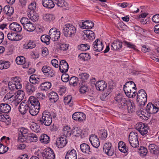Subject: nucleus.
<instances>
[{
  "label": "nucleus",
  "mask_w": 159,
  "mask_h": 159,
  "mask_svg": "<svg viewBox=\"0 0 159 159\" xmlns=\"http://www.w3.org/2000/svg\"><path fill=\"white\" fill-rule=\"evenodd\" d=\"M147 95L143 89L139 91L137 95V102L138 104L141 109L145 105L147 101Z\"/></svg>",
  "instance_id": "nucleus-1"
},
{
  "label": "nucleus",
  "mask_w": 159,
  "mask_h": 159,
  "mask_svg": "<svg viewBox=\"0 0 159 159\" xmlns=\"http://www.w3.org/2000/svg\"><path fill=\"white\" fill-rule=\"evenodd\" d=\"M39 121L42 125H44L46 126L50 125L52 121V117L50 113L47 111H43Z\"/></svg>",
  "instance_id": "nucleus-2"
},
{
  "label": "nucleus",
  "mask_w": 159,
  "mask_h": 159,
  "mask_svg": "<svg viewBox=\"0 0 159 159\" xmlns=\"http://www.w3.org/2000/svg\"><path fill=\"white\" fill-rule=\"evenodd\" d=\"M63 30L64 35L66 37H71L75 36L76 29L75 26L72 24H67Z\"/></svg>",
  "instance_id": "nucleus-3"
},
{
  "label": "nucleus",
  "mask_w": 159,
  "mask_h": 159,
  "mask_svg": "<svg viewBox=\"0 0 159 159\" xmlns=\"http://www.w3.org/2000/svg\"><path fill=\"white\" fill-rule=\"evenodd\" d=\"M128 101L121 94L119 93L114 98V102L116 104L120 109L124 110Z\"/></svg>",
  "instance_id": "nucleus-4"
},
{
  "label": "nucleus",
  "mask_w": 159,
  "mask_h": 159,
  "mask_svg": "<svg viewBox=\"0 0 159 159\" xmlns=\"http://www.w3.org/2000/svg\"><path fill=\"white\" fill-rule=\"evenodd\" d=\"M20 22L23 25L24 28L27 31L33 32L35 30V25L31 22L27 18H22L20 20Z\"/></svg>",
  "instance_id": "nucleus-5"
},
{
  "label": "nucleus",
  "mask_w": 159,
  "mask_h": 159,
  "mask_svg": "<svg viewBox=\"0 0 159 159\" xmlns=\"http://www.w3.org/2000/svg\"><path fill=\"white\" fill-rule=\"evenodd\" d=\"M138 136L137 133L134 131L131 132L129 136V142L133 148H137L139 146Z\"/></svg>",
  "instance_id": "nucleus-6"
},
{
  "label": "nucleus",
  "mask_w": 159,
  "mask_h": 159,
  "mask_svg": "<svg viewBox=\"0 0 159 159\" xmlns=\"http://www.w3.org/2000/svg\"><path fill=\"white\" fill-rule=\"evenodd\" d=\"M135 128L143 135L146 134L150 131L148 126L142 122L138 123Z\"/></svg>",
  "instance_id": "nucleus-7"
},
{
  "label": "nucleus",
  "mask_w": 159,
  "mask_h": 159,
  "mask_svg": "<svg viewBox=\"0 0 159 159\" xmlns=\"http://www.w3.org/2000/svg\"><path fill=\"white\" fill-rule=\"evenodd\" d=\"M49 37L54 41H57L60 38V32L56 28H52L49 30Z\"/></svg>",
  "instance_id": "nucleus-8"
},
{
  "label": "nucleus",
  "mask_w": 159,
  "mask_h": 159,
  "mask_svg": "<svg viewBox=\"0 0 159 159\" xmlns=\"http://www.w3.org/2000/svg\"><path fill=\"white\" fill-rule=\"evenodd\" d=\"M42 156L43 159H54L55 157L53 151L49 148L45 149L42 153Z\"/></svg>",
  "instance_id": "nucleus-9"
},
{
  "label": "nucleus",
  "mask_w": 159,
  "mask_h": 159,
  "mask_svg": "<svg viewBox=\"0 0 159 159\" xmlns=\"http://www.w3.org/2000/svg\"><path fill=\"white\" fill-rule=\"evenodd\" d=\"M103 150L105 153L108 156H112L114 153L113 148L112 144L110 142L105 143L103 146Z\"/></svg>",
  "instance_id": "nucleus-10"
},
{
  "label": "nucleus",
  "mask_w": 159,
  "mask_h": 159,
  "mask_svg": "<svg viewBox=\"0 0 159 159\" xmlns=\"http://www.w3.org/2000/svg\"><path fill=\"white\" fill-rule=\"evenodd\" d=\"M28 130L25 128H22L20 130V134H19L18 139L19 143L25 142L29 133H28Z\"/></svg>",
  "instance_id": "nucleus-11"
},
{
  "label": "nucleus",
  "mask_w": 159,
  "mask_h": 159,
  "mask_svg": "<svg viewBox=\"0 0 159 159\" xmlns=\"http://www.w3.org/2000/svg\"><path fill=\"white\" fill-rule=\"evenodd\" d=\"M42 71L46 76L50 78L55 75V71L50 67L47 66H44L42 69Z\"/></svg>",
  "instance_id": "nucleus-12"
},
{
  "label": "nucleus",
  "mask_w": 159,
  "mask_h": 159,
  "mask_svg": "<svg viewBox=\"0 0 159 159\" xmlns=\"http://www.w3.org/2000/svg\"><path fill=\"white\" fill-rule=\"evenodd\" d=\"M83 21L79 23L80 27L83 29H91L94 25V23L91 20H82Z\"/></svg>",
  "instance_id": "nucleus-13"
},
{
  "label": "nucleus",
  "mask_w": 159,
  "mask_h": 159,
  "mask_svg": "<svg viewBox=\"0 0 159 159\" xmlns=\"http://www.w3.org/2000/svg\"><path fill=\"white\" fill-rule=\"evenodd\" d=\"M67 143V139L66 136H61L57 139L56 144L58 148H62L66 145Z\"/></svg>",
  "instance_id": "nucleus-14"
},
{
  "label": "nucleus",
  "mask_w": 159,
  "mask_h": 159,
  "mask_svg": "<svg viewBox=\"0 0 159 159\" xmlns=\"http://www.w3.org/2000/svg\"><path fill=\"white\" fill-rule=\"evenodd\" d=\"M93 49L96 52H100L103 48V45L102 41L97 39L93 44Z\"/></svg>",
  "instance_id": "nucleus-15"
},
{
  "label": "nucleus",
  "mask_w": 159,
  "mask_h": 159,
  "mask_svg": "<svg viewBox=\"0 0 159 159\" xmlns=\"http://www.w3.org/2000/svg\"><path fill=\"white\" fill-rule=\"evenodd\" d=\"M145 111L147 113L149 114H155L157 113L158 111V109L156 106L155 103L153 104L151 103H149L147 104Z\"/></svg>",
  "instance_id": "nucleus-16"
},
{
  "label": "nucleus",
  "mask_w": 159,
  "mask_h": 159,
  "mask_svg": "<svg viewBox=\"0 0 159 159\" xmlns=\"http://www.w3.org/2000/svg\"><path fill=\"white\" fill-rule=\"evenodd\" d=\"M83 39L85 40L89 39L92 40L95 38V35L94 32L91 30H86L83 31Z\"/></svg>",
  "instance_id": "nucleus-17"
},
{
  "label": "nucleus",
  "mask_w": 159,
  "mask_h": 159,
  "mask_svg": "<svg viewBox=\"0 0 159 159\" xmlns=\"http://www.w3.org/2000/svg\"><path fill=\"white\" fill-rule=\"evenodd\" d=\"M72 117L74 120L81 122L85 120L86 116L82 112H76L73 114Z\"/></svg>",
  "instance_id": "nucleus-18"
},
{
  "label": "nucleus",
  "mask_w": 159,
  "mask_h": 159,
  "mask_svg": "<svg viewBox=\"0 0 159 159\" xmlns=\"http://www.w3.org/2000/svg\"><path fill=\"white\" fill-rule=\"evenodd\" d=\"M89 139L92 145L94 148H98L99 146L100 143L98 138L95 134H92Z\"/></svg>",
  "instance_id": "nucleus-19"
},
{
  "label": "nucleus",
  "mask_w": 159,
  "mask_h": 159,
  "mask_svg": "<svg viewBox=\"0 0 159 159\" xmlns=\"http://www.w3.org/2000/svg\"><path fill=\"white\" fill-rule=\"evenodd\" d=\"M123 88L124 91H127L128 92L131 90H136V89L135 84L131 81L126 82L124 85Z\"/></svg>",
  "instance_id": "nucleus-20"
},
{
  "label": "nucleus",
  "mask_w": 159,
  "mask_h": 159,
  "mask_svg": "<svg viewBox=\"0 0 159 159\" xmlns=\"http://www.w3.org/2000/svg\"><path fill=\"white\" fill-rule=\"evenodd\" d=\"M10 29L16 32H20L22 30V28L21 25L16 22H14L11 23L9 25Z\"/></svg>",
  "instance_id": "nucleus-21"
},
{
  "label": "nucleus",
  "mask_w": 159,
  "mask_h": 159,
  "mask_svg": "<svg viewBox=\"0 0 159 159\" xmlns=\"http://www.w3.org/2000/svg\"><path fill=\"white\" fill-rule=\"evenodd\" d=\"M16 63L18 65H24L23 67L24 68H26L29 67V64L28 63L25 62V59L23 56H18L17 57L16 59Z\"/></svg>",
  "instance_id": "nucleus-22"
},
{
  "label": "nucleus",
  "mask_w": 159,
  "mask_h": 159,
  "mask_svg": "<svg viewBox=\"0 0 159 159\" xmlns=\"http://www.w3.org/2000/svg\"><path fill=\"white\" fill-rule=\"evenodd\" d=\"M68 64L65 60H62L60 61L59 70L61 72L65 73L68 71Z\"/></svg>",
  "instance_id": "nucleus-23"
},
{
  "label": "nucleus",
  "mask_w": 159,
  "mask_h": 159,
  "mask_svg": "<svg viewBox=\"0 0 159 159\" xmlns=\"http://www.w3.org/2000/svg\"><path fill=\"white\" fill-rule=\"evenodd\" d=\"M11 109L10 106L8 104L5 103L0 104V114L8 113Z\"/></svg>",
  "instance_id": "nucleus-24"
},
{
  "label": "nucleus",
  "mask_w": 159,
  "mask_h": 159,
  "mask_svg": "<svg viewBox=\"0 0 159 159\" xmlns=\"http://www.w3.org/2000/svg\"><path fill=\"white\" fill-rule=\"evenodd\" d=\"M77 158L76 152L74 149L68 150L65 156V159H77Z\"/></svg>",
  "instance_id": "nucleus-25"
},
{
  "label": "nucleus",
  "mask_w": 159,
  "mask_h": 159,
  "mask_svg": "<svg viewBox=\"0 0 159 159\" xmlns=\"http://www.w3.org/2000/svg\"><path fill=\"white\" fill-rule=\"evenodd\" d=\"M29 107V104L25 103V102H21L18 108L21 114H25Z\"/></svg>",
  "instance_id": "nucleus-26"
},
{
  "label": "nucleus",
  "mask_w": 159,
  "mask_h": 159,
  "mask_svg": "<svg viewBox=\"0 0 159 159\" xmlns=\"http://www.w3.org/2000/svg\"><path fill=\"white\" fill-rule=\"evenodd\" d=\"M7 37L8 39L11 41H18L20 39L21 35H18L16 33L13 32L11 31L9 32L7 34Z\"/></svg>",
  "instance_id": "nucleus-27"
},
{
  "label": "nucleus",
  "mask_w": 159,
  "mask_h": 159,
  "mask_svg": "<svg viewBox=\"0 0 159 159\" xmlns=\"http://www.w3.org/2000/svg\"><path fill=\"white\" fill-rule=\"evenodd\" d=\"M28 104H29V106H38V107H40V104L38 100L36 98L33 97H30L28 102Z\"/></svg>",
  "instance_id": "nucleus-28"
},
{
  "label": "nucleus",
  "mask_w": 159,
  "mask_h": 159,
  "mask_svg": "<svg viewBox=\"0 0 159 159\" xmlns=\"http://www.w3.org/2000/svg\"><path fill=\"white\" fill-rule=\"evenodd\" d=\"M42 3L44 7L48 9L52 8L55 6L53 0H43Z\"/></svg>",
  "instance_id": "nucleus-29"
},
{
  "label": "nucleus",
  "mask_w": 159,
  "mask_h": 159,
  "mask_svg": "<svg viewBox=\"0 0 159 159\" xmlns=\"http://www.w3.org/2000/svg\"><path fill=\"white\" fill-rule=\"evenodd\" d=\"M123 110H127L129 113H132L134 111L135 106L134 103L128 101Z\"/></svg>",
  "instance_id": "nucleus-30"
},
{
  "label": "nucleus",
  "mask_w": 159,
  "mask_h": 159,
  "mask_svg": "<svg viewBox=\"0 0 159 159\" xmlns=\"http://www.w3.org/2000/svg\"><path fill=\"white\" fill-rule=\"evenodd\" d=\"M95 86L98 90L102 91L107 87V84L104 81L101 80L97 82Z\"/></svg>",
  "instance_id": "nucleus-31"
},
{
  "label": "nucleus",
  "mask_w": 159,
  "mask_h": 159,
  "mask_svg": "<svg viewBox=\"0 0 159 159\" xmlns=\"http://www.w3.org/2000/svg\"><path fill=\"white\" fill-rule=\"evenodd\" d=\"M40 83L41 84L38 88L40 90L46 91L50 89L51 87V84L50 82H46Z\"/></svg>",
  "instance_id": "nucleus-32"
},
{
  "label": "nucleus",
  "mask_w": 159,
  "mask_h": 159,
  "mask_svg": "<svg viewBox=\"0 0 159 159\" xmlns=\"http://www.w3.org/2000/svg\"><path fill=\"white\" fill-rule=\"evenodd\" d=\"M29 81L30 83L34 84H38L41 82V80L36 75H31L30 77Z\"/></svg>",
  "instance_id": "nucleus-33"
},
{
  "label": "nucleus",
  "mask_w": 159,
  "mask_h": 159,
  "mask_svg": "<svg viewBox=\"0 0 159 159\" xmlns=\"http://www.w3.org/2000/svg\"><path fill=\"white\" fill-rule=\"evenodd\" d=\"M148 149L151 153L157 155L159 153V148L154 144H150L148 146Z\"/></svg>",
  "instance_id": "nucleus-34"
},
{
  "label": "nucleus",
  "mask_w": 159,
  "mask_h": 159,
  "mask_svg": "<svg viewBox=\"0 0 159 159\" xmlns=\"http://www.w3.org/2000/svg\"><path fill=\"white\" fill-rule=\"evenodd\" d=\"M118 147L119 150L122 152L126 153L128 151V148L126 146L125 143L122 141H120L119 142Z\"/></svg>",
  "instance_id": "nucleus-35"
},
{
  "label": "nucleus",
  "mask_w": 159,
  "mask_h": 159,
  "mask_svg": "<svg viewBox=\"0 0 159 159\" xmlns=\"http://www.w3.org/2000/svg\"><path fill=\"white\" fill-rule=\"evenodd\" d=\"M48 97L52 102H55L58 99V95L54 92H51L49 93Z\"/></svg>",
  "instance_id": "nucleus-36"
},
{
  "label": "nucleus",
  "mask_w": 159,
  "mask_h": 159,
  "mask_svg": "<svg viewBox=\"0 0 159 159\" xmlns=\"http://www.w3.org/2000/svg\"><path fill=\"white\" fill-rule=\"evenodd\" d=\"M80 148L81 151L84 153L89 154L90 151L89 146L86 143H83L80 145Z\"/></svg>",
  "instance_id": "nucleus-37"
},
{
  "label": "nucleus",
  "mask_w": 159,
  "mask_h": 159,
  "mask_svg": "<svg viewBox=\"0 0 159 159\" xmlns=\"http://www.w3.org/2000/svg\"><path fill=\"white\" fill-rule=\"evenodd\" d=\"M111 49L114 50H120L122 47V43L119 41H115L111 45Z\"/></svg>",
  "instance_id": "nucleus-38"
},
{
  "label": "nucleus",
  "mask_w": 159,
  "mask_h": 159,
  "mask_svg": "<svg viewBox=\"0 0 159 159\" xmlns=\"http://www.w3.org/2000/svg\"><path fill=\"white\" fill-rule=\"evenodd\" d=\"M29 112L30 114L32 116H35L37 115L39 112L40 107H38V106H29Z\"/></svg>",
  "instance_id": "nucleus-39"
},
{
  "label": "nucleus",
  "mask_w": 159,
  "mask_h": 159,
  "mask_svg": "<svg viewBox=\"0 0 159 159\" xmlns=\"http://www.w3.org/2000/svg\"><path fill=\"white\" fill-rule=\"evenodd\" d=\"M28 16L29 18L33 21H36L39 19V15L35 11H30Z\"/></svg>",
  "instance_id": "nucleus-40"
},
{
  "label": "nucleus",
  "mask_w": 159,
  "mask_h": 159,
  "mask_svg": "<svg viewBox=\"0 0 159 159\" xmlns=\"http://www.w3.org/2000/svg\"><path fill=\"white\" fill-rule=\"evenodd\" d=\"M11 82L17 85V89H21L22 87V85L21 83V79L19 77L17 76L11 78Z\"/></svg>",
  "instance_id": "nucleus-41"
},
{
  "label": "nucleus",
  "mask_w": 159,
  "mask_h": 159,
  "mask_svg": "<svg viewBox=\"0 0 159 159\" xmlns=\"http://www.w3.org/2000/svg\"><path fill=\"white\" fill-rule=\"evenodd\" d=\"M62 134H63V136H70L72 134V130L68 126H67L64 127L62 130Z\"/></svg>",
  "instance_id": "nucleus-42"
},
{
  "label": "nucleus",
  "mask_w": 159,
  "mask_h": 159,
  "mask_svg": "<svg viewBox=\"0 0 159 159\" xmlns=\"http://www.w3.org/2000/svg\"><path fill=\"white\" fill-rule=\"evenodd\" d=\"M23 46L25 49H32L36 47V44L34 41L29 40L28 43L25 44Z\"/></svg>",
  "instance_id": "nucleus-43"
},
{
  "label": "nucleus",
  "mask_w": 159,
  "mask_h": 159,
  "mask_svg": "<svg viewBox=\"0 0 159 159\" xmlns=\"http://www.w3.org/2000/svg\"><path fill=\"white\" fill-rule=\"evenodd\" d=\"M54 3L58 7H66L68 5L67 3L64 0H53Z\"/></svg>",
  "instance_id": "nucleus-44"
},
{
  "label": "nucleus",
  "mask_w": 159,
  "mask_h": 159,
  "mask_svg": "<svg viewBox=\"0 0 159 159\" xmlns=\"http://www.w3.org/2000/svg\"><path fill=\"white\" fill-rule=\"evenodd\" d=\"M72 99V96L71 95H68L64 97V102L66 105H69L70 107H72L73 105V103Z\"/></svg>",
  "instance_id": "nucleus-45"
},
{
  "label": "nucleus",
  "mask_w": 159,
  "mask_h": 159,
  "mask_svg": "<svg viewBox=\"0 0 159 159\" xmlns=\"http://www.w3.org/2000/svg\"><path fill=\"white\" fill-rule=\"evenodd\" d=\"M27 140H29L30 142H36L38 140L37 136L35 134L30 133L27 136L26 141Z\"/></svg>",
  "instance_id": "nucleus-46"
},
{
  "label": "nucleus",
  "mask_w": 159,
  "mask_h": 159,
  "mask_svg": "<svg viewBox=\"0 0 159 159\" xmlns=\"http://www.w3.org/2000/svg\"><path fill=\"white\" fill-rule=\"evenodd\" d=\"M10 65L9 61L3 60L0 61V69H7L10 67Z\"/></svg>",
  "instance_id": "nucleus-47"
},
{
  "label": "nucleus",
  "mask_w": 159,
  "mask_h": 159,
  "mask_svg": "<svg viewBox=\"0 0 159 159\" xmlns=\"http://www.w3.org/2000/svg\"><path fill=\"white\" fill-rule=\"evenodd\" d=\"M54 16L51 14H45L43 16V19L48 22H51L55 19Z\"/></svg>",
  "instance_id": "nucleus-48"
},
{
  "label": "nucleus",
  "mask_w": 159,
  "mask_h": 159,
  "mask_svg": "<svg viewBox=\"0 0 159 159\" xmlns=\"http://www.w3.org/2000/svg\"><path fill=\"white\" fill-rule=\"evenodd\" d=\"M17 99H15L13 100L11 102V105L13 107H16L19 103V102L18 101V99H19L20 100L22 99L21 96L23 97V94H19L18 93L16 95Z\"/></svg>",
  "instance_id": "nucleus-49"
},
{
  "label": "nucleus",
  "mask_w": 159,
  "mask_h": 159,
  "mask_svg": "<svg viewBox=\"0 0 159 159\" xmlns=\"http://www.w3.org/2000/svg\"><path fill=\"white\" fill-rule=\"evenodd\" d=\"M30 129L33 131L38 133L40 129L39 125L37 123H32L30 125Z\"/></svg>",
  "instance_id": "nucleus-50"
},
{
  "label": "nucleus",
  "mask_w": 159,
  "mask_h": 159,
  "mask_svg": "<svg viewBox=\"0 0 159 159\" xmlns=\"http://www.w3.org/2000/svg\"><path fill=\"white\" fill-rule=\"evenodd\" d=\"M98 133L99 137L102 139H105L107 137V130L104 129L100 130Z\"/></svg>",
  "instance_id": "nucleus-51"
},
{
  "label": "nucleus",
  "mask_w": 159,
  "mask_h": 159,
  "mask_svg": "<svg viewBox=\"0 0 159 159\" xmlns=\"http://www.w3.org/2000/svg\"><path fill=\"white\" fill-rule=\"evenodd\" d=\"M79 58L84 61H87L90 58L89 55L86 53H81L79 55Z\"/></svg>",
  "instance_id": "nucleus-52"
},
{
  "label": "nucleus",
  "mask_w": 159,
  "mask_h": 159,
  "mask_svg": "<svg viewBox=\"0 0 159 159\" xmlns=\"http://www.w3.org/2000/svg\"><path fill=\"white\" fill-rule=\"evenodd\" d=\"M40 140L41 143L47 144L49 142V138L47 135L44 134L41 135Z\"/></svg>",
  "instance_id": "nucleus-53"
},
{
  "label": "nucleus",
  "mask_w": 159,
  "mask_h": 159,
  "mask_svg": "<svg viewBox=\"0 0 159 159\" xmlns=\"http://www.w3.org/2000/svg\"><path fill=\"white\" fill-rule=\"evenodd\" d=\"M27 92L30 93L33 92L35 90V87L31 83L27 84L25 87Z\"/></svg>",
  "instance_id": "nucleus-54"
},
{
  "label": "nucleus",
  "mask_w": 159,
  "mask_h": 159,
  "mask_svg": "<svg viewBox=\"0 0 159 159\" xmlns=\"http://www.w3.org/2000/svg\"><path fill=\"white\" fill-rule=\"evenodd\" d=\"M72 133L75 136H79L81 134V130L78 128H74L73 129H71Z\"/></svg>",
  "instance_id": "nucleus-55"
},
{
  "label": "nucleus",
  "mask_w": 159,
  "mask_h": 159,
  "mask_svg": "<svg viewBox=\"0 0 159 159\" xmlns=\"http://www.w3.org/2000/svg\"><path fill=\"white\" fill-rule=\"evenodd\" d=\"M136 90H131L130 91H129L128 93V92L124 91L125 93L126 96L129 98H133L135 97L136 95Z\"/></svg>",
  "instance_id": "nucleus-56"
},
{
  "label": "nucleus",
  "mask_w": 159,
  "mask_h": 159,
  "mask_svg": "<svg viewBox=\"0 0 159 159\" xmlns=\"http://www.w3.org/2000/svg\"><path fill=\"white\" fill-rule=\"evenodd\" d=\"M78 81V79L75 76H73L71 77L69 80V83L70 85H72L75 86L77 85Z\"/></svg>",
  "instance_id": "nucleus-57"
},
{
  "label": "nucleus",
  "mask_w": 159,
  "mask_h": 159,
  "mask_svg": "<svg viewBox=\"0 0 159 159\" xmlns=\"http://www.w3.org/2000/svg\"><path fill=\"white\" fill-rule=\"evenodd\" d=\"M48 36L47 35H43L41 37V41L43 43H46L47 44L50 43L49 41L50 38L48 37Z\"/></svg>",
  "instance_id": "nucleus-58"
},
{
  "label": "nucleus",
  "mask_w": 159,
  "mask_h": 159,
  "mask_svg": "<svg viewBox=\"0 0 159 159\" xmlns=\"http://www.w3.org/2000/svg\"><path fill=\"white\" fill-rule=\"evenodd\" d=\"M78 49L81 51H85L89 49L90 46L87 44H82L78 47Z\"/></svg>",
  "instance_id": "nucleus-59"
},
{
  "label": "nucleus",
  "mask_w": 159,
  "mask_h": 159,
  "mask_svg": "<svg viewBox=\"0 0 159 159\" xmlns=\"http://www.w3.org/2000/svg\"><path fill=\"white\" fill-rule=\"evenodd\" d=\"M88 90V86L83 82L81 84L80 89V92L82 93H85Z\"/></svg>",
  "instance_id": "nucleus-60"
},
{
  "label": "nucleus",
  "mask_w": 159,
  "mask_h": 159,
  "mask_svg": "<svg viewBox=\"0 0 159 159\" xmlns=\"http://www.w3.org/2000/svg\"><path fill=\"white\" fill-rule=\"evenodd\" d=\"M89 77V75L86 73H81L79 74V78L81 79L83 81L87 80Z\"/></svg>",
  "instance_id": "nucleus-61"
},
{
  "label": "nucleus",
  "mask_w": 159,
  "mask_h": 159,
  "mask_svg": "<svg viewBox=\"0 0 159 159\" xmlns=\"http://www.w3.org/2000/svg\"><path fill=\"white\" fill-rule=\"evenodd\" d=\"M109 90L107 92H105L101 95V99L102 100L104 101L107 99V96H108L111 92V88H109Z\"/></svg>",
  "instance_id": "nucleus-62"
},
{
  "label": "nucleus",
  "mask_w": 159,
  "mask_h": 159,
  "mask_svg": "<svg viewBox=\"0 0 159 159\" xmlns=\"http://www.w3.org/2000/svg\"><path fill=\"white\" fill-rule=\"evenodd\" d=\"M58 47L60 50L65 51L68 49L69 45L65 43H60L58 45Z\"/></svg>",
  "instance_id": "nucleus-63"
},
{
  "label": "nucleus",
  "mask_w": 159,
  "mask_h": 159,
  "mask_svg": "<svg viewBox=\"0 0 159 159\" xmlns=\"http://www.w3.org/2000/svg\"><path fill=\"white\" fill-rule=\"evenodd\" d=\"M8 88L11 91H13L15 89H17V85L16 84H14L11 81L9 82L8 84Z\"/></svg>",
  "instance_id": "nucleus-64"
}]
</instances>
